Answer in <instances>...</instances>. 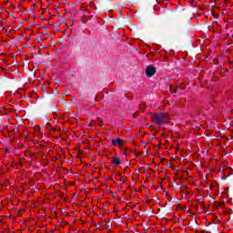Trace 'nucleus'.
<instances>
[{
	"instance_id": "obj_1",
	"label": "nucleus",
	"mask_w": 233,
	"mask_h": 233,
	"mask_svg": "<svg viewBox=\"0 0 233 233\" xmlns=\"http://www.w3.org/2000/svg\"><path fill=\"white\" fill-rule=\"evenodd\" d=\"M168 119H170V116L167 113H155L151 116L152 123H155V125H158L159 127L165 125Z\"/></svg>"
},
{
	"instance_id": "obj_2",
	"label": "nucleus",
	"mask_w": 233,
	"mask_h": 233,
	"mask_svg": "<svg viewBox=\"0 0 233 233\" xmlns=\"http://www.w3.org/2000/svg\"><path fill=\"white\" fill-rule=\"evenodd\" d=\"M80 10L82 12H87V14H90V10H97V8L96 7V4L94 2H90L89 4H82Z\"/></svg>"
},
{
	"instance_id": "obj_3",
	"label": "nucleus",
	"mask_w": 233,
	"mask_h": 233,
	"mask_svg": "<svg viewBox=\"0 0 233 233\" xmlns=\"http://www.w3.org/2000/svg\"><path fill=\"white\" fill-rule=\"evenodd\" d=\"M156 74V67L153 66H148L146 68V76L147 77H152Z\"/></svg>"
},
{
	"instance_id": "obj_4",
	"label": "nucleus",
	"mask_w": 233,
	"mask_h": 233,
	"mask_svg": "<svg viewBox=\"0 0 233 233\" xmlns=\"http://www.w3.org/2000/svg\"><path fill=\"white\" fill-rule=\"evenodd\" d=\"M124 144L125 142L121 138L113 139L111 141V145L113 147H119V148H121V147H123Z\"/></svg>"
},
{
	"instance_id": "obj_5",
	"label": "nucleus",
	"mask_w": 233,
	"mask_h": 233,
	"mask_svg": "<svg viewBox=\"0 0 233 233\" xmlns=\"http://www.w3.org/2000/svg\"><path fill=\"white\" fill-rule=\"evenodd\" d=\"M111 163H113V165H116V167H119V165H121V159H119V157H113L111 158Z\"/></svg>"
},
{
	"instance_id": "obj_6",
	"label": "nucleus",
	"mask_w": 233,
	"mask_h": 233,
	"mask_svg": "<svg viewBox=\"0 0 233 233\" xmlns=\"http://www.w3.org/2000/svg\"><path fill=\"white\" fill-rule=\"evenodd\" d=\"M146 106H147V105H146L145 103H141V104L139 105V109H140L141 111H144L145 108H146Z\"/></svg>"
},
{
	"instance_id": "obj_7",
	"label": "nucleus",
	"mask_w": 233,
	"mask_h": 233,
	"mask_svg": "<svg viewBox=\"0 0 233 233\" xmlns=\"http://www.w3.org/2000/svg\"><path fill=\"white\" fill-rule=\"evenodd\" d=\"M137 116H139V114L135 113V114L133 115V117H137Z\"/></svg>"
},
{
	"instance_id": "obj_8",
	"label": "nucleus",
	"mask_w": 233,
	"mask_h": 233,
	"mask_svg": "<svg viewBox=\"0 0 233 233\" xmlns=\"http://www.w3.org/2000/svg\"><path fill=\"white\" fill-rule=\"evenodd\" d=\"M223 205H225V203H223V202L218 203V206H220V207H223Z\"/></svg>"
},
{
	"instance_id": "obj_9",
	"label": "nucleus",
	"mask_w": 233,
	"mask_h": 233,
	"mask_svg": "<svg viewBox=\"0 0 233 233\" xmlns=\"http://www.w3.org/2000/svg\"><path fill=\"white\" fill-rule=\"evenodd\" d=\"M170 92H172L173 94H176V91L172 90V87H170Z\"/></svg>"
}]
</instances>
